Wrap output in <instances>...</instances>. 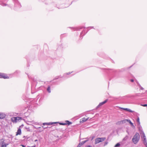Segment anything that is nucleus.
<instances>
[{"label":"nucleus","mask_w":147,"mask_h":147,"mask_svg":"<svg viewBox=\"0 0 147 147\" xmlns=\"http://www.w3.org/2000/svg\"><path fill=\"white\" fill-rule=\"evenodd\" d=\"M140 138V136L138 133L136 132L133 136L132 141L134 144H137Z\"/></svg>","instance_id":"f257e3e1"},{"label":"nucleus","mask_w":147,"mask_h":147,"mask_svg":"<svg viewBox=\"0 0 147 147\" xmlns=\"http://www.w3.org/2000/svg\"><path fill=\"white\" fill-rule=\"evenodd\" d=\"M105 138H98L95 140L94 143L95 144H96L100 142H102L105 141L106 139Z\"/></svg>","instance_id":"f03ea898"},{"label":"nucleus","mask_w":147,"mask_h":147,"mask_svg":"<svg viewBox=\"0 0 147 147\" xmlns=\"http://www.w3.org/2000/svg\"><path fill=\"white\" fill-rule=\"evenodd\" d=\"M143 134L141 135V137L142 139V141L144 144L147 147V141L146 140V136L144 133H143Z\"/></svg>","instance_id":"7ed1b4c3"},{"label":"nucleus","mask_w":147,"mask_h":147,"mask_svg":"<svg viewBox=\"0 0 147 147\" xmlns=\"http://www.w3.org/2000/svg\"><path fill=\"white\" fill-rule=\"evenodd\" d=\"M21 118L20 117H13L11 119V120L13 123H16L18 121L21 119Z\"/></svg>","instance_id":"20e7f679"},{"label":"nucleus","mask_w":147,"mask_h":147,"mask_svg":"<svg viewBox=\"0 0 147 147\" xmlns=\"http://www.w3.org/2000/svg\"><path fill=\"white\" fill-rule=\"evenodd\" d=\"M72 71L71 72H69L66 73H65L63 75V77L66 78H69L70 77L72 76L73 75H69L72 73Z\"/></svg>","instance_id":"39448f33"},{"label":"nucleus","mask_w":147,"mask_h":147,"mask_svg":"<svg viewBox=\"0 0 147 147\" xmlns=\"http://www.w3.org/2000/svg\"><path fill=\"white\" fill-rule=\"evenodd\" d=\"M9 78V77L7 76L6 74L4 73H0V78L6 79Z\"/></svg>","instance_id":"423d86ee"},{"label":"nucleus","mask_w":147,"mask_h":147,"mask_svg":"<svg viewBox=\"0 0 147 147\" xmlns=\"http://www.w3.org/2000/svg\"><path fill=\"white\" fill-rule=\"evenodd\" d=\"M128 136L127 135L126 136L123 138L121 142H120L121 144L122 145L124 144L126 142V141L128 139Z\"/></svg>","instance_id":"0eeeda50"},{"label":"nucleus","mask_w":147,"mask_h":147,"mask_svg":"<svg viewBox=\"0 0 147 147\" xmlns=\"http://www.w3.org/2000/svg\"><path fill=\"white\" fill-rule=\"evenodd\" d=\"M37 97L38 98H40L39 100V102H40L41 101L43 100L44 98V96L43 95L41 94H39L38 96Z\"/></svg>","instance_id":"6e6552de"},{"label":"nucleus","mask_w":147,"mask_h":147,"mask_svg":"<svg viewBox=\"0 0 147 147\" xmlns=\"http://www.w3.org/2000/svg\"><path fill=\"white\" fill-rule=\"evenodd\" d=\"M108 101V100L107 99L105 100L104 101L102 102H100L99 104L96 107V108L97 109L98 108H99L102 105L104 104L105 103H106Z\"/></svg>","instance_id":"1a4fd4ad"},{"label":"nucleus","mask_w":147,"mask_h":147,"mask_svg":"<svg viewBox=\"0 0 147 147\" xmlns=\"http://www.w3.org/2000/svg\"><path fill=\"white\" fill-rule=\"evenodd\" d=\"M88 30L86 31V32H85V30H83V31L81 32L80 33V38H81V39L82 38V37L83 35H84L88 31Z\"/></svg>","instance_id":"9d476101"},{"label":"nucleus","mask_w":147,"mask_h":147,"mask_svg":"<svg viewBox=\"0 0 147 147\" xmlns=\"http://www.w3.org/2000/svg\"><path fill=\"white\" fill-rule=\"evenodd\" d=\"M120 109H121L123 110L127 111L130 113H132L134 112V111H132L131 109H129L128 108H123L120 107Z\"/></svg>","instance_id":"9b49d317"},{"label":"nucleus","mask_w":147,"mask_h":147,"mask_svg":"<svg viewBox=\"0 0 147 147\" xmlns=\"http://www.w3.org/2000/svg\"><path fill=\"white\" fill-rule=\"evenodd\" d=\"M5 114L3 113H0V119H3L5 117Z\"/></svg>","instance_id":"f8f14e48"},{"label":"nucleus","mask_w":147,"mask_h":147,"mask_svg":"<svg viewBox=\"0 0 147 147\" xmlns=\"http://www.w3.org/2000/svg\"><path fill=\"white\" fill-rule=\"evenodd\" d=\"M138 129L140 131V134L142 135L143 134V133H144L143 131L142 128L141 126H139Z\"/></svg>","instance_id":"ddd939ff"},{"label":"nucleus","mask_w":147,"mask_h":147,"mask_svg":"<svg viewBox=\"0 0 147 147\" xmlns=\"http://www.w3.org/2000/svg\"><path fill=\"white\" fill-rule=\"evenodd\" d=\"M55 123H56L55 122L44 123H43L42 124L44 125H52L53 124Z\"/></svg>","instance_id":"4468645a"},{"label":"nucleus","mask_w":147,"mask_h":147,"mask_svg":"<svg viewBox=\"0 0 147 147\" xmlns=\"http://www.w3.org/2000/svg\"><path fill=\"white\" fill-rule=\"evenodd\" d=\"M83 28L82 27H77L76 28H71L73 29L74 30H79L80 29H82Z\"/></svg>","instance_id":"2eb2a0df"},{"label":"nucleus","mask_w":147,"mask_h":147,"mask_svg":"<svg viewBox=\"0 0 147 147\" xmlns=\"http://www.w3.org/2000/svg\"><path fill=\"white\" fill-rule=\"evenodd\" d=\"M127 120L128 119H124L123 120H122L120 121H119L118 122V123L121 124H123L125 123L126 121H127Z\"/></svg>","instance_id":"dca6fc26"},{"label":"nucleus","mask_w":147,"mask_h":147,"mask_svg":"<svg viewBox=\"0 0 147 147\" xmlns=\"http://www.w3.org/2000/svg\"><path fill=\"white\" fill-rule=\"evenodd\" d=\"M21 134V130L20 128L18 129L17 131L16 132V136L18 135H20Z\"/></svg>","instance_id":"f3484780"},{"label":"nucleus","mask_w":147,"mask_h":147,"mask_svg":"<svg viewBox=\"0 0 147 147\" xmlns=\"http://www.w3.org/2000/svg\"><path fill=\"white\" fill-rule=\"evenodd\" d=\"M15 6L18 7L20 8L21 7L20 4L17 1V2L15 4Z\"/></svg>","instance_id":"a211bd4d"},{"label":"nucleus","mask_w":147,"mask_h":147,"mask_svg":"<svg viewBox=\"0 0 147 147\" xmlns=\"http://www.w3.org/2000/svg\"><path fill=\"white\" fill-rule=\"evenodd\" d=\"M65 123L66 124V125H69L72 123L67 120L65 121Z\"/></svg>","instance_id":"6ab92c4d"},{"label":"nucleus","mask_w":147,"mask_h":147,"mask_svg":"<svg viewBox=\"0 0 147 147\" xmlns=\"http://www.w3.org/2000/svg\"><path fill=\"white\" fill-rule=\"evenodd\" d=\"M88 119H89V118H86L84 117L82 119V121H81V122L82 123L85 122L86 121H87V120H88Z\"/></svg>","instance_id":"aec40b11"},{"label":"nucleus","mask_w":147,"mask_h":147,"mask_svg":"<svg viewBox=\"0 0 147 147\" xmlns=\"http://www.w3.org/2000/svg\"><path fill=\"white\" fill-rule=\"evenodd\" d=\"M47 91L49 93H50L51 92V88L50 86H49L47 89Z\"/></svg>","instance_id":"412c9836"},{"label":"nucleus","mask_w":147,"mask_h":147,"mask_svg":"<svg viewBox=\"0 0 147 147\" xmlns=\"http://www.w3.org/2000/svg\"><path fill=\"white\" fill-rule=\"evenodd\" d=\"M127 122H129L132 126L134 127L133 123L131 122L130 120L128 119L127 120Z\"/></svg>","instance_id":"4be33fe9"},{"label":"nucleus","mask_w":147,"mask_h":147,"mask_svg":"<svg viewBox=\"0 0 147 147\" xmlns=\"http://www.w3.org/2000/svg\"><path fill=\"white\" fill-rule=\"evenodd\" d=\"M36 100H34V101H31L30 102V103L32 104H33V105H35L36 104Z\"/></svg>","instance_id":"5701e85b"},{"label":"nucleus","mask_w":147,"mask_h":147,"mask_svg":"<svg viewBox=\"0 0 147 147\" xmlns=\"http://www.w3.org/2000/svg\"><path fill=\"white\" fill-rule=\"evenodd\" d=\"M137 121L138 123V124L139 125H140V119L139 117H138L137 119Z\"/></svg>","instance_id":"b1692460"},{"label":"nucleus","mask_w":147,"mask_h":147,"mask_svg":"<svg viewBox=\"0 0 147 147\" xmlns=\"http://www.w3.org/2000/svg\"><path fill=\"white\" fill-rule=\"evenodd\" d=\"M87 141V140L83 141L81 142L80 143V144H81V145H83L85 143H86Z\"/></svg>","instance_id":"393cba45"},{"label":"nucleus","mask_w":147,"mask_h":147,"mask_svg":"<svg viewBox=\"0 0 147 147\" xmlns=\"http://www.w3.org/2000/svg\"><path fill=\"white\" fill-rule=\"evenodd\" d=\"M8 144H5L3 145H2L1 147H6L8 145Z\"/></svg>","instance_id":"a878e982"},{"label":"nucleus","mask_w":147,"mask_h":147,"mask_svg":"<svg viewBox=\"0 0 147 147\" xmlns=\"http://www.w3.org/2000/svg\"><path fill=\"white\" fill-rule=\"evenodd\" d=\"M95 136H92L90 137V140L91 141L92 140L95 138Z\"/></svg>","instance_id":"bb28decb"},{"label":"nucleus","mask_w":147,"mask_h":147,"mask_svg":"<svg viewBox=\"0 0 147 147\" xmlns=\"http://www.w3.org/2000/svg\"><path fill=\"white\" fill-rule=\"evenodd\" d=\"M20 72V71H19L17 70L14 73L15 74H18Z\"/></svg>","instance_id":"cd10ccee"},{"label":"nucleus","mask_w":147,"mask_h":147,"mask_svg":"<svg viewBox=\"0 0 147 147\" xmlns=\"http://www.w3.org/2000/svg\"><path fill=\"white\" fill-rule=\"evenodd\" d=\"M1 145H3V144H5V142H4V140H3V141H2L1 142Z\"/></svg>","instance_id":"c85d7f7f"},{"label":"nucleus","mask_w":147,"mask_h":147,"mask_svg":"<svg viewBox=\"0 0 147 147\" xmlns=\"http://www.w3.org/2000/svg\"><path fill=\"white\" fill-rule=\"evenodd\" d=\"M136 82L138 84V86H139V88H140V86H141L140 85V84L138 83V82L137 81H136Z\"/></svg>","instance_id":"c756f323"},{"label":"nucleus","mask_w":147,"mask_h":147,"mask_svg":"<svg viewBox=\"0 0 147 147\" xmlns=\"http://www.w3.org/2000/svg\"><path fill=\"white\" fill-rule=\"evenodd\" d=\"M60 124L62 125H66V124L65 123H60Z\"/></svg>","instance_id":"7c9ffc66"},{"label":"nucleus","mask_w":147,"mask_h":147,"mask_svg":"<svg viewBox=\"0 0 147 147\" xmlns=\"http://www.w3.org/2000/svg\"><path fill=\"white\" fill-rule=\"evenodd\" d=\"M142 105V106H143V107H146V106H147V104H144L143 105Z\"/></svg>","instance_id":"2f4dec72"},{"label":"nucleus","mask_w":147,"mask_h":147,"mask_svg":"<svg viewBox=\"0 0 147 147\" xmlns=\"http://www.w3.org/2000/svg\"><path fill=\"white\" fill-rule=\"evenodd\" d=\"M139 88L141 90H143L144 89V88L141 86H140V87Z\"/></svg>","instance_id":"473e14b6"},{"label":"nucleus","mask_w":147,"mask_h":147,"mask_svg":"<svg viewBox=\"0 0 147 147\" xmlns=\"http://www.w3.org/2000/svg\"><path fill=\"white\" fill-rule=\"evenodd\" d=\"M59 76H58H58H57V77H55V78H54V80H55V79H58L59 78Z\"/></svg>","instance_id":"72a5a7b5"},{"label":"nucleus","mask_w":147,"mask_h":147,"mask_svg":"<svg viewBox=\"0 0 147 147\" xmlns=\"http://www.w3.org/2000/svg\"><path fill=\"white\" fill-rule=\"evenodd\" d=\"M36 146V145L34 144L33 146H28V147H35Z\"/></svg>","instance_id":"f704fd0d"},{"label":"nucleus","mask_w":147,"mask_h":147,"mask_svg":"<svg viewBox=\"0 0 147 147\" xmlns=\"http://www.w3.org/2000/svg\"><path fill=\"white\" fill-rule=\"evenodd\" d=\"M131 82H133L134 81V80L133 79H131Z\"/></svg>","instance_id":"c9c22d12"},{"label":"nucleus","mask_w":147,"mask_h":147,"mask_svg":"<svg viewBox=\"0 0 147 147\" xmlns=\"http://www.w3.org/2000/svg\"><path fill=\"white\" fill-rule=\"evenodd\" d=\"M107 143L108 142H105V145H107Z\"/></svg>","instance_id":"e433bc0d"},{"label":"nucleus","mask_w":147,"mask_h":147,"mask_svg":"<svg viewBox=\"0 0 147 147\" xmlns=\"http://www.w3.org/2000/svg\"><path fill=\"white\" fill-rule=\"evenodd\" d=\"M94 28V27L93 26H91V27H88V28Z\"/></svg>","instance_id":"4c0bfd02"},{"label":"nucleus","mask_w":147,"mask_h":147,"mask_svg":"<svg viewBox=\"0 0 147 147\" xmlns=\"http://www.w3.org/2000/svg\"><path fill=\"white\" fill-rule=\"evenodd\" d=\"M42 127H43V128H44V129H45L46 128H47V127H44V126H42Z\"/></svg>","instance_id":"58836bf2"},{"label":"nucleus","mask_w":147,"mask_h":147,"mask_svg":"<svg viewBox=\"0 0 147 147\" xmlns=\"http://www.w3.org/2000/svg\"><path fill=\"white\" fill-rule=\"evenodd\" d=\"M80 144H79L78 145V147H80Z\"/></svg>","instance_id":"ea45409f"},{"label":"nucleus","mask_w":147,"mask_h":147,"mask_svg":"<svg viewBox=\"0 0 147 147\" xmlns=\"http://www.w3.org/2000/svg\"><path fill=\"white\" fill-rule=\"evenodd\" d=\"M22 146L23 147H26L25 146H24V145H22Z\"/></svg>","instance_id":"a19ab883"},{"label":"nucleus","mask_w":147,"mask_h":147,"mask_svg":"<svg viewBox=\"0 0 147 147\" xmlns=\"http://www.w3.org/2000/svg\"><path fill=\"white\" fill-rule=\"evenodd\" d=\"M38 141V140H34V142H36L37 141Z\"/></svg>","instance_id":"79ce46f5"},{"label":"nucleus","mask_w":147,"mask_h":147,"mask_svg":"<svg viewBox=\"0 0 147 147\" xmlns=\"http://www.w3.org/2000/svg\"><path fill=\"white\" fill-rule=\"evenodd\" d=\"M87 147H92L91 146H90V145H88V146Z\"/></svg>","instance_id":"37998d69"},{"label":"nucleus","mask_w":147,"mask_h":147,"mask_svg":"<svg viewBox=\"0 0 147 147\" xmlns=\"http://www.w3.org/2000/svg\"><path fill=\"white\" fill-rule=\"evenodd\" d=\"M33 81H34V82H36V80H33Z\"/></svg>","instance_id":"c03bdc74"},{"label":"nucleus","mask_w":147,"mask_h":147,"mask_svg":"<svg viewBox=\"0 0 147 147\" xmlns=\"http://www.w3.org/2000/svg\"><path fill=\"white\" fill-rule=\"evenodd\" d=\"M31 92H32V94H33V93H34V92H32V91Z\"/></svg>","instance_id":"a18cd8bd"},{"label":"nucleus","mask_w":147,"mask_h":147,"mask_svg":"<svg viewBox=\"0 0 147 147\" xmlns=\"http://www.w3.org/2000/svg\"><path fill=\"white\" fill-rule=\"evenodd\" d=\"M62 36H63V35H61V37Z\"/></svg>","instance_id":"49530a36"},{"label":"nucleus","mask_w":147,"mask_h":147,"mask_svg":"<svg viewBox=\"0 0 147 147\" xmlns=\"http://www.w3.org/2000/svg\"><path fill=\"white\" fill-rule=\"evenodd\" d=\"M58 8L59 9H60V8Z\"/></svg>","instance_id":"de8ad7c7"}]
</instances>
